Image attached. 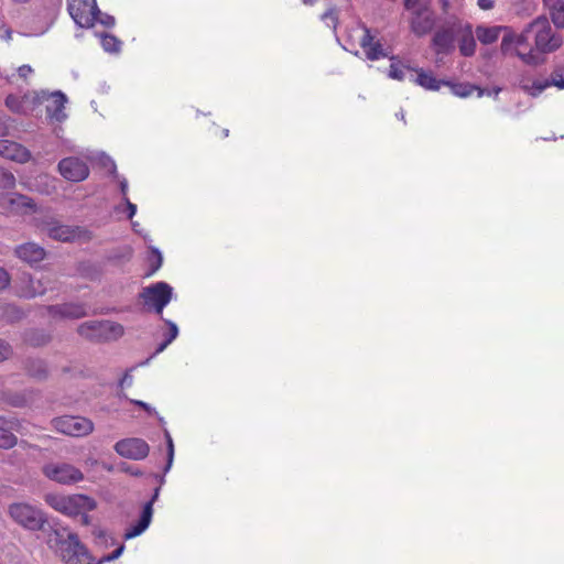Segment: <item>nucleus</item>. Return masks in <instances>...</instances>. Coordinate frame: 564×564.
I'll use <instances>...</instances> for the list:
<instances>
[{
    "instance_id": "f257e3e1",
    "label": "nucleus",
    "mask_w": 564,
    "mask_h": 564,
    "mask_svg": "<svg viewBox=\"0 0 564 564\" xmlns=\"http://www.w3.org/2000/svg\"><path fill=\"white\" fill-rule=\"evenodd\" d=\"M563 44V37L551 26L545 17H538L530 22L520 34L508 32L501 40V52L514 54L525 64H538L534 52L552 53Z\"/></svg>"
},
{
    "instance_id": "f03ea898",
    "label": "nucleus",
    "mask_w": 564,
    "mask_h": 564,
    "mask_svg": "<svg viewBox=\"0 0 564 564\" xmlns=\"http://www.w3.org/2000/svg\"><path fill=\"white\" fill-rule=\"evenodd\" d=\"M48 545L65 564H102L112 562L119 558L126 549L122 543L113 552L104 555L95 563L94 556L87 546L82 543L78 534L68 531L66 528L52 530L48 536Z\"/></svg>"
},
{
    "instance_id": "7ed1b4c3",
    "label": "nucleus",
    "mask_w": 564,
    "mask_h": 564,
    "mask_svg": "<svg viewBox=\"0 0 564 564\" xmlns=\"http://www.w3.org/2000/svg\"><path fill=\"white\" fill-rule=\"evenodd\" d=\"M37 228L50 239L63 243L76 241L88 242L93 239L91 230L84 226L66 225L53 216H46L37 221Z\"/></svg>"
},
{
    "instance_id": "20e7f679",
    "label": "nucleus",
    "mask_w": 564,
    "mask_h": 564,
    "mask_svg": "<svg viewBox=\"0 0 564 564\" xmlns=\"http://www.w3.org/2000/svg\"><path fill=\"white\" fill-rule=\"evenodd\" d=\"M32 102L34 106L45 105L46 120L51 126H61L68 119L66 105L68 97L62 90L48 91L46 89L33 91ZM61 127H55L54 132L58 135Z\"/></svg>"
},
{
    "instance_id": "39448f33",
    "label": "nucleus",
    "mask_w": 564,
    "mask_h": 564,
    "mask_svg": "<svg viewBox=\"0 0 564 564\" xmlns=\"http://www.w3.org/2000/svg\"><path fill=\"white\" fill-rule=\"evenodd\" d=\"M77 332L90 341L106 343L122 337L124 328L121 324L111 321H88L82 323Z\"/></svg>"
},
{
    "instance_id": "423d86ee",
    "label": "nucleus",
    "mask_w": 564,
    "mask_h": 564,
    "mask_svg": "<svg viewBox=\"0 0 564 564\" xmlns=\"http://www.w3.org/2000/svg\"><path fill=\"white\" fill-rule=\"evenodd\" d=\"M173 294V288L160 281L143 288L139 297L148 311H153L162 317L163 310L172 301Z\"/></svg>"
},
{
    "instance_id": "0eeeda50",
    "label": "nucleus",
    "mask_w": 564,
    "mask_h": 564,
    "mask_svg": "<svg viewBox=\"0 0 564 564\" xmlns=\"http://www.w3.org/2000/svg\"><path fill=\"white\" fill-rule=\"evenodd\" d=\"M9 514L18 524L31 531L42 530L46 522L45 514L29 503L10 505Z\"/></svg>"
},
{
    "instance_id": "6e6552de",
    "label": "nucleus",
    "mask_w": 564,
    "mask_h": 564,
    "mask_svg": "<svg viewBox=\"0 0 564 564\" xmlns=\"http://www.w3.org/2000/svg\"><path fill=\"white\" fill-rule=\"evenodd\" d=\"M67 11L79 28H93L96 14L100 13L97 0H67Z\"/></svg>"
},
{
    "instance_id": "1a4fd4ad",
    "label": "nucleus",
    "mask_w": 564,
    "mask_h": 564,
    "mask_svg": "<svg viewBox=\"0 0 564 564\" xmlns=\"http://www.w3.org/2000/svg\"><path fill=\"white\" fill-rule=\"evenodd\" d=\"M409 13L410 30L417 37L430 34L436 26L437 15L432 6L419 8Z\"/></svg>"
},
{
    "instance_id": "9d476101",
    "label": "nucleus",
    "mask_w": 564,
    "mask_h": 564,
    "mask_svg": "<svg viewBox=\"0 0 564 564\" xmlns=\"http://www.w3.org/2000/svg\"><path fill=\"white\" fill-rule=\"evenodd\" d=\"M459 25L460 21L455 19L434 32L431 45L437 55H447L455 50L456 34L458 33Z\"/></svg>"
},
{
    "instance_id": "9b49d317",
    "label": "nucleus",
    "mask_w": 564,
    "mask_h": 564,
    "mask_svg": "<svg viewBox=\"0 0 564 564\" xmlns=\"http://www.w3.org/2000/svg\"><path fill=\"white\" fill-rule=\"evenodd\" d=\"M56 431L75 437H82L94 431V423L84 416L64 415L53 420Z\"/></svg>"
},
{
    "instance_id": "f8f14e48",
    "label": "nucleus",
    "mask_w": 564,
    "mask_h": 564,
    "mask_svg": "<svg viewBox=\"0 0 564 564\" xmlns=\"http://www.w3.org/2000/svg\"><path fill=\"white\" fill-rule=\"evenodd\" d=\"M44 475L58 484L72 485L83 480V473L67 463H51L43 467Z\"/></svg>"
},
{
    "instance_id": "ddd939ff",
    "label": "nucleus",
    "mask_w": 564,
    "mask_h": 564,
    "mask_svg": "<svg viewBox=\"0 0 564 564\" xmlns=\"http://www.w3.org/2000/svg\"><path fill=\"white\" fill-rule=\"evenodd\" d=\"M555 86L564 89V67L557 66L553 69L550 78L534 79L531 84L521 83V89L533 98L539 97L546 88Z\"/></svg>"
},
{
    "instance_id": "4468645a",
    "label": "nucleus",
    "mask_w": 564,
    "mask_h": 564,
    "mask_svg": "<svg viewBox=\"0 0 564 564\" xmlns=\"http://www.w3.org/2000/svg\"><path fill=\"white\" fill-rule=\"evenodd\" d=\"M59 174L69 182H82L89 175L88 165L79 158L68 156L58 162Z\"/></svg>"
},
{
    "instance_id": "2eb2a0df",
    "label": "nucleus",
    "mask_w": 564,
    "mask_h": 564,
    "mask_svg": "<svg viewBox=\"0 0 564 564\" xmlns=\"http://www.w3.org/2000/svg\"><path fill=\"white\" fill-rule=\"evenodd\" d=\"M115 451L124 458L140 460L148 456L150 448L145 441L133 437L118 441Z\"/></svg>"
},
{
    "instance_id": "dca6fc26",
    "label": "nucleus",
    "mask_w": 564,
    "mask_h": 564,
    "mask_svg": "<svg viewBox=\"0 0 564 564\" xmlns=\"http://www.w3.org/2000/svg\"><path fill=\"white\" fill-rule=\"evenodd\" d=\"M47 314L54 319H77L86 315V307L80 303H63L45 307Z\"/></svg>"
},
{
    "instance_id": "f3484780",
    "label": "nucleus",
    "mask_w": 564,
    "mask_h": 564,
    "mask_svg": "<svg viewBox=\"0 0 564 564\" xmlns=\"http://www.w3.org/2000/svg\"><path fill=\"white\" fill-rule=\"evenodd\" d=\"M15 256L31 267L37 265L46 257V250L35 242H25L14 249Z\"/></svg>"
},
{
    "instance_id": "a211bd4d",
    "label": "nucleus",
    "mask_w": 564,
    "mask_h": 564,
    "mask_svg": "<svg viewBox=\"0 0 564 564\" xmlns=\"http://www.w3.org/2000/svg\"><path fill=\"white\" fill-rule=\"evenodd\" d=\"M359 44L369 61H378L380 58L390 57L389 53L383 48L380 41H376L371 34V30L364 26V34L360 37Z\"/></svg>"
},
{
    "instance_id": "6ab92c4d",
    "label": "nucleus",
    "mask_w": 564,
    "mask_h": 564,
    "mask_svg": "<svg viewBox=\"0 0 564 564\" xmlns=\"http://www.w3.org/2000/svg\"><path fill=\"white\" fill-rule=\"evenodd\" d=\"M0 156L18 162L26 163L31 160V152L20 143L0 139Z\"/></svg>"
},
{
    "instance_id": "aec40b11",
    "label": "nucleus",
    "mask_w": 564,
    "mask_h": 564,
    "mask_svg": "<svg viewBox=\"0 0 564 564\" xmlns=\"http://www.w3.org/2000/svg\"><path fill=\"white\" fill-rule=\"evenodd\" d=\"M416 75L410 74L409 80L421 86L425 90L437 91L445 84H449L447 79H437L433 72L423 68L415 69Z\"/></svg>"
},
{
    "instance_id": "412c9836",
    "label": "nucleus",
    "mask_w": 564,
    "mask_h": 564,
    "mask_svg": "<svg viewBox=\"0 0 564 564\" xmlns=\"http://www.w3.org/2000/svg\"><path fill=\"white\" fill-rule=\"evenodd\" d=\"M67 516L76 517L93 511L96 508V502L93 498L86 495H73L66 497Z\"/></svg>"
},
{
    "instance_id": "4be33fe9",
    "label": "nucleus",
    "mask_w": 564,
    "mask_h": 564,
    "mask_svg": "<svg viewBox=\"0 0 564 564\" xmlns=\"http://www.w3.org/2000/svg\"><path fill=\"white\" fill-rule=\"evenodd\" d=\"M18 427V420L0 416V448L11 449L18 444L14 432Z\"/></svg>"
},
{
    "instance_id": "5701e85b",
    "label": "nucleus",
    "mask_w": 564,
    "mask_h": 564,
    "mask_svg": "<svg viewBox=\"0 0 564 564\" xmlns=\"http://www.w3.org/2000/svg\"><path fill=\"white\" fill-rule=\"evenodd\" d=\"M153 516L151 505H144L137 523L128 528L123 534L124 540H131L142 534L150 525Z\"/></svg>"
},
{
    "instance_id": "b1692460",
    "label": "nucleus",
    "mask_w": 564,
    "mask_h": 564,
    "mask_svg": "<svg viewBox=\"0 0 564 564\" xmlns=\"http://www.w3.org/2000/svg\"><path fill=\"white\" fill-rule=\"evenodd\" d=\"M23 369L29 377L37 381H44L48 378L47 362L42 358H26L23 361Z\"/></svg>"
},
{
    "instance_id": "393cba45",
    "label": "nucleus",
    "mask_w": 564,
    "mask_h": 564,
    "mask_svg": "<svg viewBox=\"0 0 564 564\" xmlns=\"http://www.w3.org/2000/svg\"><path fill=\"white\" fill-rule=\"evenodd\" d=\"M458 33L459 37V52L463 56H473L476 52V40L473 34L471 24L465 23L459 25Z\"/></svg>"
},
{
    "instance_id": "a878e982",
    "label": "nucleus",
    "mask_w": 564,
    "mask_h": 564,
    "mask_svg": "<svg viewBox=\"0 0 564 564\" xmlns=\"http://www.w3.org/2000/svg\"><path fill=\"white\" fill-rule=\"evenodd\" d=\"M502 30L506 31V34L511 32L508 28L502 26H477L476 35L480 43L488 45L495 43L499 39Z\"/></svg>"
},
{
    "instance_id": "bb28decb",
    "label": "nucleus",
    "mask_w": 564,
    "mask_h": 564,
    "mask_svg": "<svg viewBox=\"0 0 564 564\" xmlns=\"http://www.w3.org/2000/svg\"><path fill=\"white\" fill-rule=\"evenodd\" d=\"M391 61L388 76L395 80H403L406 78V73H413L416 68L403 65L397 56H390Z\"/></svg>"
},
{
    "instance_id": "cd10ccee",
    "label": "nucleus",
    "mask_w": 564,
    "mask_h": 564,
    "mask_svg": "<svg viewBox=\"0 0 564 564\" xmlns=\"http://www.w3.org/2000/svg\"><path fill=\"white\" fill-rule=\"evenodd\" d=\"M147 262H148L149 269L145 272L144 276L150 278L160 270V268L162 267V263H163V256H162L161 251L159 250V248H156L154 246L149 247Z\"/></svg>"
},
{
    "instance_id": "c85d7f7f",
    "label": "nucleus",
    "mask_w": 564,
    "mask_h": 564,
    "mask_svg": "<svg viewBox=\"0 0 564 564\" xmlns=\"http://www.w3.org/2000/svg\"><path fill=\"white\" fill-rule=\"evenodd\" d=\"M24 339L32 347H41L51 341V335L42 329H31Z\"/></svg>"
},
{
    "instance_id": "c756f323",
    "label": "nucleus",
    "mask_w": 564,
    "mask_h": 564,
    "mask_svg": "<svg viewBox=\"0 0 564 564\" xmlns=\"http://www.w3.org/2000/svg\"><path fill=\"white\" fill-rule=\"evenodd\" d=\"M100 44L105 52L107 53H119L121 51L122 42L109 33H99Z\"/></svg>"
},
{
    "instance_id": "7c9ffc66",
    "label": "nucleus",
    "mask_w": 564,
    "mask_h": 564,
    "mask_svg": "<svg viewBox=\"0 0 564 564\" xmlns=\"http://www.w3.org/2000/svg\"><path fill=\"white\" fill-rule=\"evenodd\" d=\"M78 272L83 278L89 280H98L102 273L100 265L91 261L80 262L78 265Z\"/></svg>"
},
{
    "instance_id": "2f4dec72",
    "label": "nucleus",
    "mask_w": 564,
    "mask_h": 564,
    "mask_svg": "<svg viewBox=\"0 0 564 564\" xmlns=\"http://www.w3.org/2000/svg\"><path fill=\"white\" fill-rule=\"evenodd\" d=\"M550 15L556 28L564 29V0H553Z\"/></svg>"
},
{
    "instance_id": "473e14b6",
    "label": "nucleus",
    "mask_w": 564,
    "mask_h": 564,
    "mask_svg": "<svg viewBox=\"0 0 564 564\" xmlns=\"http://www.w3.org/2000/svg\"><path fill=\"white\" fill-rule=\"evenodd\" d=\"M445 86L451 88L453 95L460 98L469 97L477 88L476 85L469 83H454L452 80H449V84H445Z\"/></svg>"
},
{
    "instance_id": "72a5a7b5",
    "label": "nucleus",
    "mask_w": 564,
    "mask_h": 564,
    "mask_svg": "<svg viewBox=\"0 0 564 564\" xmlns=\"http://www.w3.org/2000/svg\"><path fill=\"white\" fill-rule=\"evenodd\" d=\"M2 400L13 408H24L29 402L26 395L21 392H6Z\"/></svg>"
},
{
    "instance_id": "f704fd0d",
    "label": "nucleus",
    "mask_w": 564,
    "mask_h": 564,
    "mask_svg": "<svg viewBox=\"0 0 564 564\" xmlns=\"http://www.w3.org/2000/svg\"><path fill=\"white\" fill-rule=\"evenodd\" d=\"M15 176L13 173L2 166H0V188L12 189L15 187Z\"/></svg>"
},
{
    "instance_id": "c9c22d12",
    "label": "nucleus",
    "mask_w": 564,
    "mask_h": 564,
    "mask_svg": "<svg viewBox=\"0 0 564 564\" xmlns=\"http://www.w3.org/2000/svg\"><path fill=\"white\" fill-rule=\"evenodd\" d=\"M164 436H165V440H166V446H167V462H166V466L164 468V473H167L173 464V459H174V444H173V440H172V436L170 434V432L164 427Z\"/></svg>"
},
{
    "instance_id": "e433bc0d",
    "label": "nucleus",
    "mask_w": 564,
    "mask_h": 564,
    "mask_svg": "<svg viewBox=\"0 0 564 564\" xmlns=\"http://www.w3.org/2000/svg\"><path fill=\"white\" fill-rule=\"evenodd\" d=\"M322 21L332 29H336L338 23L337 12L334 8L328 9L321 15Z\"/></svg>"
},
{
    "instance_id": "4c0bfd02",
    "label": "nucleus",
    "mask_w": 564,
    "mask_h": 564,
    "mask_svg": "<svg viewBox=\"0 0 564 564\" xmlns=\"http://www.w3.org/2000/svg\"><path fill=\"white\" fill-rule=\"evenodd\" d=\"M47 501L55 510L67 513L66 497H48Z\"/></svg>"
},
{
    "instance_id": "58836bf2",
    "label": "nucleus",
    "mask_w": 564,
    "mask_h": 564,
    "mask_svg": "<svg viewBox=\"0 0 564 564\" xmlns=\"http://www.w3.org/2000/svg\"><path fill=\"white\" fill-rule=\"evenodd\" d=\"M96 23H99L105 28L111 29L116 24V19L113 15L100 11V13L96 14Z\"/></svg>"
},
{
    "instance_id": "ea45409f",
    "label": "nucleus",
    "mask_w": 564,
    "mask_h": 564,
    "mask_svg": "<svg viewBox=\"0 0 564 564\" xmlns=\"http://www.w3.org/2000/svg\"><path fill=\"white\" fill-rule=\"evenodd\" d=\"M100 164L107 169L109 171V173L113 176V177H118V174H117V165L115 163V161L106 155L105 153L101 154L100 156Z\"/></svg>"
},
{
    "instance_id": "a19ab883",
    "label": "nucleus",
    "mask_w": 564,
    "mask_h": 564,
    "mask_svg": "<svg viewBox=\"0 0 564 564\" xmlns=\"http://www.w3.org/2000/svg\"><path fill=\"white\" fill-rule=\"evenodd\" d=\"M429 6H432V0H404V9L408 12Z\"/></svg>"
},
{
    "instance_id": "79ce46f5",
    "label": "nucleus",
    "mask_w": 564,
    "mask_h": 564,
    "mask_svg": "<svg viewBox=\"0 0 564 564\" xmlns=\"http://www.w3.org/2000/svg\"><path fill=\"white\" fill-rule=\"evenodd\" d=\"M6 106L13 112H20L22 110V101L14 95L7 96Z\"/></svg>"
},
{
    "instance_id": "37998d69",
    "label": "nucleus",
    "mask_w": 564,
    "mask_h": 564,
    "mask_svg": "<svg viewBox=\"0 0 564 564\" xmlns=\"http://www.w3.org/2000/svg\"><path fill=\"white\" fill-rule=\"evenodd\" d=\"M161 318L164 321V323L169 327V333L166 334L165 339L167 340V343H172L178 335V327L174 322H172L170 319H165L163 317H161Z\"/></svg>"
},
{
    "instance_id": "c03bdc74",
    "label": "nucleus",
    "mask_w": 564,
    "mask_h": 564,
    "mask_svg": "<svg viewBox=\"0 0 564 564\" xmlns=\"http://www.w3.org/2000/svg\"><path fill=\"white\" fill-rule=\"evenodd\" d=\"M13 350L9 343L0 338V362L7 360L11 355Z\"/></svg>"
},
{
    "instance_id": "a18cd8bd",
    "label": "nucleus",
    "mask_w": 564,
    "mask_h": 564,
    "mask_svg": "<svg viewBox=\"0 0 564 564\" xmlns=\"http://www.w3.org/2000/svg\"><path fill=\"white\" fill-rule=\"evenodd\" d=\"M135 369V367H131L130 369H128L123 377L119 380V383L118 386L123 389V388H129L132 386L133 383V376L131 375V372Z\"/></svg>"
},
{
    "instance_id": "49530a36",
    "label": "nucleus",
    "mask_w": 564,
    "mask_h": 564,
    "mask_svg": "<svg viewBox=\"0 0 564 564\" xmlns=\"http://www.w3.org/2000/svg\"><path fill=\"white\" fill-rule=\"evenodd\" d=\"M17 200H19V203L23 206V207H26L29 209H34L35 208V204L33 202L32 198L25 196V195H17V199L12 198L11 199V203L12 204H15Z\"/></svg>"
},
{
    "instance_id": "de8ad7c7",
    "label": "nucleus",
    "mask_w": 564,
    "mask_h": 564,
    "mask_svg": "<svg viewBox=\"0 0 564 564\" xmlns=\"http://www.w3.org/2000/svg\"><path fill=\"white\" fill-rule=\"evenodd\" d=\"M476 91H477V96L478 97H482V96H495V97H497L498 94L501 91V88L500 87L480 88V87L477 86Z\"/></svg>"
},
{
    "instance_id": "09e8293b",
    "label": "nucleus",
    "mask_w": 564,
    "mask_h": 564,
    "mask_svg": "<svg viewBox=\"0 0 564 564\" xmlns=\"http://www.w3.org/2000/svg\"><path fill=\"white\" fill-rule=\"evenodd\" d=\"M10 274L8 271L0 267V291L6 290L10 285Z\"/></svg>"
},
{
    "instance_id": "8fccbe9b",
    "label": "nucleus",
    "mask_w": 564,
    "mask_h": 564,
    "mask_svg": "<svg viewBox=\"0 0 564 564\" xmlns=\"http://www.w3.org/2000/svg\"><path fill=\"white\" fill-rule=\"evenodd\" d=\"M124 209L123 212L127 214V218L132 219L137 213V205L131 203L129 198L123 199Z\"/></svg>"
},
{
    "instance_id": "3c124183",
    "label": "nucleus",
    "mask_w": 564,
    "mask_h": 564,
    "mask_svg": "<svg viewBox=\"0 0 564 564\" xmlns=\"http://www.w3.org/2000/svg\"><path fill=\"white\" fill-rule=\"evenodd\" d=\"M131 403L135 404L139 408H142L143 410H145L149 414L155 412V410L150 405L148 404L147 402L144 401H140V400H129Z\"/></svg>"
},
{
    "instance_id": "603ef678",
    "label": "nucleus",
    "mask_w": 564,
    "mask_h": 564,
    "mask_svg": "<svg viewBox=\"0 0 564 564\" xmlns=\"http://www.w3.org/2000/svg\"><path fill=\"white\" fill-rule=\"evenodd\" d=\"M477 6L481 10H491L495 7V0H477Z\"/></svg>"
},
{
    "instance_id": "864d4df0",
    "label": "nucleus",
    "mask_w": 564,
    "mask_h": 564,
    "mask_svg": "<svg viewBox=\"0 0 564 564\" xmlns=\"http://www.w3.org/2000/svg\"><path fill=\"white\" fill-rule=\"evenodd\" d=\"M33 72L32 67L30 65H22L18 68V74L20 77L25 78L28 75H30Z\"/></svg>"
},
{
    "instance_id": "5fc2aeb1",
    "label": "nucleus",
    "mask_w": 564,
    "mask_h": 564,
    "mask_svg": "<svg viewBox=\"0 0 564 564\" xmlns=\"http://www.w3.org/2000/svg\"><path fill=\"white\" fill-rule=\"evenodd\" d=\"M119 186H120V192L122 194V200L128 198L127 196V193H128V181L122 177L120 181H119Z\"/></svg>"
},
{
    "instance_id": "6e6d98bb",
    "label": "nucleus",
    "mask_w": 564,
    "mask_h": 564,
    "mask_svg": "<svg viewBox=\"0 0 564 564\" xmlns=\"http://www.w3.org/2000/svg\"><path fill=\"white\" fill-rule=\"evenodd\" d=\"M132 228H133V231H134V232H137V234H139V235H142V237L144 238V240H145V241H148V240H149V241H151V239L149 238V236H148L147 234H144V235H143V234H142V230H141V229H139V228H140L139 223H137V221H132Z\"/></svg>"
},
{
    "instance_id": "4d7b16f0",
    "label": "nucleus",
    "mask_w": 564,
    "mask_h": 564,
    "mask_svg": "<svg viewBox=\"0 0 564 564\" xmlns=\"http://www.w3.org/2000/svg\"><path fill=\"white\" fill-rule=\"evenodd\" d=\"M160 495V487L154 489V492L151 497V499L145 505H151V509H153V503L158 500Z\"/></svg>"
},
{
    "instance_id": "13d9d810",
    "label": "nucleus",
    "mask_w": 564,
    "mask_h": 564,
    "mask_svg": "<svg viewBox=\"0 0 564 564\" xmlns=\"http://www.w3.org/2000/svg\"><path fill=\"white\" fill-rule=\"evenodd\" d=\"M171 343H167L166 339H164L161 344H159V346L156 347L153 356L162 352Z\"/></svg>"
},
{
    "instance_id": "bf43d9fd",
    "label": "nucleus",
    "mask_w": 564,
    "mask_h": 564,
    "mask_svg": "<svg viewBox=\"0 0 564 564\" xmlns=\"http://www.w3.org/2000/svg\"><path fill=\"white\" fill-rule=\"evenodd\" d=\"M45 290L44 289H34L32 292L28 293L26 296L29 297H35L37 295H42L44 294Z\"/></svg>"
},
{
    "instance_id": "052dcab7",
    "label": "nucleus",
    "mask_w": 564,
    "mask_h": 564,
    "mask_svg": "<svg viewBox=\"0 0 564 564\" xmlns=\"http://www.w3.org/2000/svg\"><path fill=\"white\" fill-rule=\"evenodd\" d=\"M440 4H441L443 12L446 13L449 9L451 2H449V0H440Z\"/></svg>"
},
{
    "instance_id": "680f3d73",
    "label": "nucleus",
    "mask_w": 564,
    "mask_h": 564,
    "mask_svg": "<svg viewBox=\"0 0 564 564\" xmlns=\"http://www.w3.org/2000/svg\"><path fill=\"white\" fill-rule=\"evenodd\" d=\"M124 470L133 476H139L141 474L139 469L132 467H127Z\"/></svg>"
},
{
    "instance_id": "e2e57ef3",
    "label": "nucleus",
    "mask_w": 564,
    "mask_h": 564,
    "mask_svg": "<svg viewBox=\"0 0 564 564\" xmlns=\"http://www.w3.org/2000/svg\"><path fill=\"white\" fill-rule=\"evenodd\" d=\"M6 129H7L6 122L0 117V135L4 132Z\"/></svg>"
},
{
    "instance_id": "0e129e2a",
    "label": "nucleus",
    "mask_w": 564,
    "mask_h": 564,
    "mask_svg": "<svg viewBox=\"0 0 564 564\" xmlns=\"http://www.w3.org/2000/svg\"><path fill=\"white\" fill-rule=\"evenodd\" d=\"M154 356L152 355L151 357L147 358L145 360L139 362L137 366H134L135 368L139 367V366H147L150 360L153 358Z\"/></svg>"
},
{
    "instance_id": "69168bd1",
    "label": "nucleus",
    "mask_w": 564,
    "mask_h": 564,
    "mask_svg": "<svg viewBox=\"0 0 564 564\" xmlns=\"http://www.w3.org/2000/svg\"><path fill=\"white\" fill-rule=\"evenodd\" d=\"M395 116L398 119L404 120V112L402 110L398 112Z\"/></svg>"
},
{
    "instance_id": "338daca9",
    "label": "nucleus",
    "mask_w": 564,
    "mask_h": 564,
    "mask_svg": "<svg viewBox=\"0 0 564 564\" xmlns=\"http://www.w3.org/2000/svg\"><path fill=\"white\" fill-rule=\"evenodd\" d=\"M54 2L55 6L57 7H61L62 6V0H52Z\"/></svg>"
},
{
    "instance_id": "774afa93",
    "label": "nucleus",
    "mask_w": 564,
    "mask_h": 564,
    "mask_svg": "<svg viewBox=\"0 0 564 564\" xmlns=\"http://www.w3.org/2000/svg\"><path fill=\"white\" fill-rule=\"evenodd\" d=\"M223 133H224V137H228V134H229V130H228V129H225V130L223 131Z\"/></svg>"
}]
</instances>
